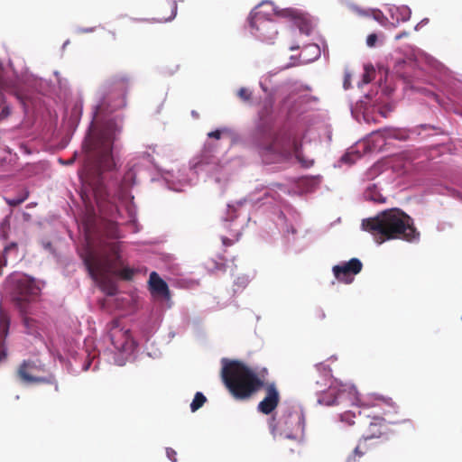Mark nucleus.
I'll list each match as a JSON object with an SVG mask.
<instances>
[{"instance_id": "f257e3e1", "label": "nucleus", "mask_w": 462, "mask_h": 462, "mask_svg": "<svg viewBox=\"0 0 462 462\" xmlns=\"http://www.w3.org/2000/svg\"><path fill=\"white\" fill-rule=\"evenodd\" d=\"M251 143L265 163H279L288 161L292 155L309 168L314 163L302 154V144L284 131L274 132L269 122L261 123L251 136Z\"/></svg>"}, {"instance_id": "f03ea898", "label": "nucleus", "mask_w": 462, "mask_h": 462, "mask_svg": "<svg viewBox=\"0 0 462 462\" xmlns=\"http://www.w3.org/2000/svg\"><path fill=\"white\" fill-rule=\"evenodd\" d=\"M362 228L370 233L378 245L387 240L415 242L420 238V232L414 226L413 218L397 208L383 210L374 217L363 219Z\"/></svg>"}, {"instance_id": "7ed1b4c3", "label": "nucleus", "mask_w": 462, "mask_h": 462, "mask_svg": "<svg viewBox=\"0 0 462 462\" xmlns=\"http://www.w3.org/2000/svg\"><path fill=\"white\" fill-rule=\"evenodd\" d=\"M399 407L391 398L376 396L365 401L358 411V426L360 434L372 440L383 437L388 432V424L400 422L394 419Z\"/></svg>"}, {"instance_id": "20e7f679", "label": "nucleus", "mask_w": 462, "mask_h": 462, "mask_svg": "<svg viewBox=\"0 0 462 462\" xmlns=\"http://www.w3.org/2000/svg\"><path fill=\"white\" fill-rule=\"evenodd\" d=\"M221 378L236 400H248L264 385L258 374L238 360H222Z\"/></svg>"}, {"instance_id": "39448f33", "label": "nucleus", "mask_w": 462, "mask_h": 462, "mask_svg": "<svg viewBox=\"0 0 462 462\" xmlns=\"http://www.w3.org/2000/svg\"><path fill=\"white\" fill-rule=\"evenodd\" d=\"M272 434L276 438H284L301 441L305 430V416L300 410H285L276 418L273 416L269 421Z\"/></svg>"}, {"instance_id": "423d86ee", "label": "nucleus", "mask_w": 462, "mask_h": 462, "mask_svg": "<svg viewBox=\"0 0 462 462\" xmlns=\"http://www.w3.org/2000/svg\"><path fill=\"white\" fill-rule=\"evenodd\" d=\"M84 263L93 281L107 295L114 296L117 292V287L112 280L111 270L116 266V263L102 259L98 253L89 251L84 257Z\"/></svg>"}, {"instance_id": "0eeeda50", "label": "nucleus", "mask_w": 462, "mask_h": 462, "mask_svg": "<svg viewBox=\"0 0 462 462\" xmlns=\"http://www.w3.org/2000/svg\"><path fill=\"white\" fill-rule=\"evenodd\" d=\"M12 300L20 312H25L27 305L35 301L41 293L36 280L23 273H13L8 278Z\"/></svg>"}, {"instance_id": "6e6552de", "label": "nucleus", "mask_w": 462, "mask_h": 462, "mask_svg": "<svg viewBox=\"0 0 462 462\" xmlns=\"http://www.w3.org/2000/svg\"><path fill=\"white\" fill-rule=\"evenodd\" d=\"M130 78L126 75H114L103 86V98L98 106L100 111L113 112L125 106V94Z\"/></svg>"}, {"instance_id": "1a4fd4ad", "label": "nucleus", "mask_w": 462, "mask_h": 462, "mask_svg": "<svg viewBox=\"0 0 462 462\" xmlns=\"http://www.w3.org/2000/svg\"><path fill=\"white\" fill-rule=\"evenodd\" d=\"M122 131V125L116 119L106 123L96 140L95 149L98 155L99 166L103 171H112L116 163L112 156L113 143Z\"/></svg>"}, {"instance_id": "9d476101", "label": "nucleus", "mask_w": 462, "mask_h": 462, "mask_svg": "<svg viewBox=\"0 0 462 462\" xmlns=\"http://www.w3.org/2000/svg\"><path fill=\"white\" fill-rule=\"evenodd\" d=\"M102 259L112 263H117L113 270H111L114 276H117L125 281H131L134 275V270L128 266H125L124 261L120 255V245L117 242H111L106 245L98 252Z\"/></svg>"}, {"instance_id": "9b49d317", "label": "nucleus", "mask_w": 462, "mask_h": 462, "mask_svg": "<svg viewBox=\"0 0 462 462\" xmlns=\"http://www.w3.org/2000/svg\"><path fill=\"white\" fill-rule=\"evenodd\" d=\"M96 204L105 217L113 216L117 210L114 199L109 196L102 181H97L92 188Z\"/></svg>"}, {"instance_id": "f8f14e48", "label": "nucleus", "mask_w": 462, "mask_h": 462, "mask_svg": "<svg viewBox=\"0 0 462 462\" xmlns=\"http://www.w3.org/2000/svg\"><path fill=\"white\" fill-rule=\"evenodd\" d=\"M362 268L361 261L357 258H352L348 262L335 265L332 271L338 282L350 283L353 282V276L359 273Z\"/></svg>"}, {"instance_id": "ddd939ff", "label": "nucleus", "mask_w": 462, "mask_h": 462, "mask_svg": "<svg viewBox=\"0 0 462 462\" xmlns=\"http://www.w3.org/2000/svg\"><path fill=\"white\" fill-rule=\"evenodd\" d=\"M265 397L259 402L258 411L263 414H271L280 402V393L274 383H264Z\"/></svg>"}, {"instance_id": "4468645a", "label": "nucleus", "mask_w": 462, "mask_h": 462, "mask_svg": "<svg viewBox=\"0 0 462 462\" xmlns=\"http://www.w3.org/2000/svg\"><path fill=\"white\" fill-rule=\"evenodd\" d=\"M109 337L114 347L118 351H125L130 343L131 334L128 329L113 326L109 332Z\"/></svg>"}, {"instance_id": "2eb2a0df", "label": "nucleus", "mask_w": 462, "mask_h": 462, "mask_svg": "<svg viewBox=\"0 0 462 462\" xmlns=\"http://www.w3.org/2000/svg\"><path fill=\"white\" fill-rule=\"evenodd\" d=\"M177 14L176 0H165L159 4L156 7L155 21L159 23H166L172 20Z\"/></svg>"}, {"instance_id": "dca6fc26", "label": "nucleus", "mask_w": 462, "mask_h": 462, "mask_svg": "<svg viewBox=\"0 0 462 462\" xmlns=\"http://www.w3.org/2000/svg\"><path fill=\"white\" fill-rule=\"evenodd\" d=\"M39 366L31 360L23 361L18 370L17 374L20 379L26 383H41L44 382L45 379L37 377L34 375V373L39 371Z\"/></svg>"}, {"instance_id": "f3484780", "label": "nucleus", "mask_w": 462, "mask_h": 462, "mask_svg": "<svg viewBox=\"0 0 462 462\" xmlns=\"http://www.w3.org/2000/svg\"><path fill=\"white\" fill-rule=\"evenodd\" d=\"M149 289L152 295L161 296L165 299L170 298V290L165 281H163L156 272H152L149 277Z\"/></svg>"}, {"instance_id": "a211bd4d", "label": "nucleus", "mask_w": 462, "mask_h": 462, "mask_svg": "<svg viewBox=\"0 0 462 462\" xmlns=\"http://www.w3.org/2000/svg\"><path fill=\"white\" fill-rule=\"evenodd\" d=\"M10 318L0 307V362L7 356L5 339L9 332Z\"/></svg>"}, {"instance_id": "6ab92c4d", "label": "nucleus", "mask_w": 462, "mask_h": 462, "mask_svg": "<svg viewBox=\"0 0 462 462\" xmlns=\"http://www.w3.org/2000/svg\"><path fill=\"white\" fill-rule=\"evenodd\" d=\"M374 443V440L361 435L356 448L348 455L347 458H351L352 461H360L365 454L372 450Z\"/></svg>"}, {"instance_id": "aec40b11", "label": "nucleus", "mask_w": 462, "mask_h": 462, "mask_svg": "<svg viewBox=\"0 0 462 462\" xmlns=\"http://www.w3.org/2000/svg\"><path fill=\"white\" fill-rule=\"evenodd\" d=\"M21 313L23 316V323L25 328V332L34 337H41V332L43 329L42 324L37 319L27 316V310Z\"/></svg>"}, {"instance_id": "412c9836", "label": "nucleus", "mask_w": 462, "mask_h": 462, "mask_svg": "<svg viewBox=\"0 0 462 462\" xmlns=\"http://www.w3.org/2000/svg\"><path fill=\"white\" fill-rule=\"evenodd\" d=\"M342 395L343 393L336 387L330 386L327 392L319 396V402L327 406L336 405L339 403Z\"/></svg>"}, {"instance_id": "4be33fe9", "label": "nucleus", "mask_w": 462, "mask_h": 462, "mask_svg": "<svg viewBox=\"0 0 462 462\" xmlns=\"http://www.w3.org/2000/svg\"><path fill=\"white\" fill-rule=\"evenodd\" d=\"M135 182V172L129 169L124 175L120 189L122 192H126Z\"/></svg>"}, {"instance_id": "5701e85b", "label": "nucleus", "mask_w": 462, "mask_h": 462, "mask_svg": "<svg viewBox=\"0 0 462 462\" xmlns=\"http://www.w3.org/2000/svg\"><path fill=\"white\" fill-rule=\"evenodd\" d=\"M29 197V191L27 189H23L19 195L15 198L5 199L6 203L11 207H17L23 203Z\"/></svg>"}, {"instance_id": "b1692460", "label": "nucleus", "mask_w": 462, "mask_h": 462, "mask_svg": "<svg viewBox=\"0 0 462 462\" xmlns=\"http://www.w3.org/2000/svg\"><path fill=\"white\" fill-rule=\"evenodd\" d=\"M206 402H207V398L205 397V395L202 393H200V392L196 393L194 399H193L192 402L190 403V410L193 412L198 411L199 408H201L205 404Z\"/></svg>"}, {"instance_id": "393cba45", "label": "nucleus", "mask_w": 462, "mask_h": 462, "mask_svg": "<svg viewBox=\"0 0 462 462\" xmlns=\"http://www.w3.org/2000/svg\"><path fill=\"white\" fill-rule=\"evenodd\" d=\"M355 419L358 420V414L356 415L354 411H348L340 414V420L349 426H352L356 423Z\"/></svg>"}, {"instance_id": "a878e982", "label": "nucleus", "mask_w": 462, "mask_h": 462, "mask_svg": "<svg viewBox=\"0 0 462 462\" xmlns=\"http://www.w3.org/2000/svg\"><path fill=\"white\" fill-rule=\"evenodd\" d=\"M262 19H263V15L261 14L260 12H258L256 10L252 12L251 14H250V17H249V24H250L251 28L256 29L258 31L259 30V26H258L257 23Z\"/></svg>"}, {"instance_id": "bb28decb", "label": "nucleus", "mask_w": 462, "mask_h": 462, "mask_svg": "<svg viewBox=\"0 0 462 462\" xmlns=\"http://www.w3.org/2000/svg\"><path fill=\"white\" fill-rule=\"evenodd\" d=\"M277 195H278L277 192L265 189L263 191V197L255 199H252V201L253 202H260V201L264 200L263 203H266V202H269V199L274 200L275 197Z\"/></svg>"}, {"instance_id": "cd10ccee", "label": "nucleus", "mask_w": 462, "mask_h": 462, "mask_svg": "<svg viewBox=\"0 0 462 462\" xmlns=\"http://www.w3.org/2000/svg\"><path fill=\"white\" fill-rule=\"evenodd\" d=\"M237 97L244 102H249L252 99V91L247 88H241L237 91Z\"/></svg>"}, {"instance_id": "c85d7f7f", "label": "nucleus", "mask_w": 462, "mask_h": 462, "mask_svg": "<svg viewBox=\"0 0 462 462\" xmlns=\"http://www.w3.org/2000/svg\"><path fill=\"white\" fill-rule=\"evenodd\" d=\"M208 268H210L213 271H226V263L223 262L217 263L216 261L212 260L208 262Z\"/></svg>"}, {"instance_id": "c756f323", "label": "nucleus", "mask_w": 462, "mask_h": 462, "mask_svg": "<svg viewBox=\"0 0 462 462\" xmlns=\"http://www.w3.org/2000/svg\"><path fill=\"white\" fill-rule=\"evenodd\" d=\"M12 113L11 107L6 105L3 104L0 106V119L5 120Z\"/></svg>"}, {"instance_id": "7c9ffc66", "label": "nucleus", "mask_w": 462, "mask_h": 462, "mask_svg": "<svg viewBox=\"0 0 462 462\" xmlns=\"http://www.w3.org/2000/svg\"><path fill=\"white\" fill-rule=\"evenodd\" d=\"M166 455H167V457L171 461V462H177V452L171 448H166Z\"/></svg>"}, {"instance_id": "2f4dec72", "label": "nucleus", "mask_w": 462, "mask_h": 462, "mask_svg": "<svg viewBox=\"0 0 462 462\" xmlns=\"http://www.w3.org/2000/svg\"><path fill=\"white\" fill-rule=\"evenodd\" d=\"M377 42V35L374 33L369 34L366 39V44L369 47H374Z\"/></svg>"}, {"instance_id": "473e14b6", "label": "nucleus", "mask_w": 462, "mask_h": 462, "mask_svg": "<svg viewBox=\"0 0 462 462\" xmlns=\"http://www.w3.org/2000/svg\"><path fill=\"white\" fill-rule=\"evenodd\" d=\"M208 136L209 138L220 139V137H221V131L220 130L212 131V132L208 134Z\"/></svg>"}, {"instance_id": "72a5a7b5", "label": "nucleus", "mask_w": 462, "mask_h": 462, "mask_svg": "<svg viewBox=\"0 0 462 462\" xmlns=\"http://www.w3.org/2000/svg\"><path fill=\"white\" fill-rule=\"evenodd\" d=\"M366 196L371 199V200H374V201H376V202H384V199H380L379 198L377 197H374L373 195L370 194V191H367L366 192Z\"/></svg>"}, {"instance_id": "f704fd0d", "label": "nucleus", "mask_w": 462, "mask_h": 462, "mask_svg": "<svg viewBox=\"0 0 462 462\" xmlns=\"http://www.w3.org/2000/svg\"><path fill=\"white\" fill-rule=\"evenodd\" d=\"M222 242H223L224 245H226V246H229V245H233V240L229 239L227 237H225V236L222 237Z\"/></svg>"}, {"instance_id": "c9c22d12", "label": "nucleus", "mask_w": 462, "mask_h": 462, "mask_svg": "<svg viewBox=\"0 0 462 462\" xmlns=\"http://www.w3.org/2000/svg\"><path fill=\"white\" fill-rule=\"evenodd\" d=\"M428 22V19H424L422 20L418 25H416L415 29L417 30L418 29V26L420 24V23H426Z\"/></svg>"}, {"instance_id": "e433bc0d", "label": "nucleus", "mask_w": 462, "mask_h": 462, "mask_svg": "<svg viewBox=\"0 0 462 462\" xmlns=\"http://www.w3.org/2000/svg\"><path fill=\"white\" fill-rule=\"evenodd\" d=\"M109 33L112 35L113 39H116V33L114 32H109Z\"/></svg>"}, {"instance_id": "4c0bfd02", "label": "nucleus", "mask_w": 462, "mask_h": 462, "mask_svg": "<svg viewBox=\"0 0 462 462\" xmlns=\"http://www.w3.org/2000/svg\"><path fill=\"white\" fill-rule=\"evenodd\" d=\"M346 462H359V461H352L351 458H346Z\"/></svg>"}, {"instance_id": "58836bf2", "label": "nucleus", "mask_w": 462, "mask_h": 462, "mask_svg": "<svg viewBox=\"0 0 462 462\" xmlns=\"http://www.w3.org/2000/svg\"><path fill=\"white\" fill-rule=\"evenodd\" d=\"M2 121V119H0V122Z\"/></svg>"}]
</instances>
